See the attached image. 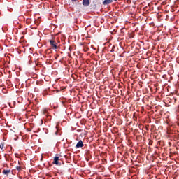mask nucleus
Masks as SVG:
<instances>
[{
    "label": "nucleus",
    "mask_w": 179,
    "mask_h": 179,
    "mask_svg": "<svg viewBox=\"0 0 179 179\" xmlns=\"http://www.w3.org/2000/svg\"><path fill=\"white\" fill-rule=\"evenodd\" d=\"M50 44L51 45L52 48H53L54 50H57V43H55V41L50 40Z\"/></svg>",
    "instance_id": "nucleus-1"
},
{
    "label": "nucleus",
    "mask_w": 179,
    "mask_h": 179,
    "mask_svg": "<svg viewBox=\"0 0 179 179\" xmlns=\"http://www.w3.org/2000/svg\"><path fill=\"white\" fill-rule=\"evenodd\" d=\"M76 148H83V141H82V140H80V141L78 142V143H77Z\"/></svg>",
    "instance_id": "nucleus-2"
},
{
    "label": "nucleus",
    "mask_w": 179,
    "mask_h": 179,
    "mask_svg": "<svg viewBox=\"0 0 179 179\" xmlns=\"http://www.w3.org/2000/svg\"><path fill=\"white\" fill-rule=\"evenodd\" d=\"M59 157H55L54 161H53V164H57V166H58V164H59Z\"/></svg>",
    "instance_id": "nucleus-3"
},
{
    "label": "nucleus",
    "mask_w": 179,
    "mask_h": 179,
    "mask_svg": "<svg viewBox=\"0 0 179 179\" xmlns=\"http://www.w3.org/2000/svg\"><path fill=\"white\" fill-rule=\"evenodd\" d=\"M83 5L84 6H89L90 5V0H83Z\"/></svg>",
    "instance_id": "nucleus-4"
},
{
    "label": "nucleus",
    "mask_w": 179,
    "mask_h": 179,
    "mask_svg": "<svg viewBox=\"0 0 179 179\" xmlns=\"http://www.w3.org/2000/svg\"><path fill=\"white\" fill-rule=\"evenodd\" d=\"M0 149L2 150V152H4L6 150V147L5 146L4 143H0Z\"/></svg>",
    "instance_id": "nucleus-5"
},
{
    "label": "nucleus",
    "mask_w": 179,
    "mask_h": 179,
    "mask_svg": "<svg viewBox=\"0 0 179 179\" xmlns=\"http://www.w3.org/2000/svg\"><path fill=\"white\" fill-rule=\"evenodd\" d=\"M112 3H113V0H105L103 2V5H108V4Z\"/></svg>",
    "instance_id": "nucleus-6"
},
{
    "label": "nucleus",
    "mask_w": 179,
    "mask_h": 179,
    "mask_svg": "<svg viewBox=\"0 0 179 179\" xmlns=\"http://www.w3.org/2000/svg\"><path fill=\"white\" fill-rule=\"evenodd\" d=\"M9 173H10V170H3V174H6V176H8V174H9Z\"/></svg>",
    "instance_id": "nucleus-7"
},
{
    "label": "nucleus",
    "mask_w": 179,
    "mask_h": 179,
    "mask_svg": "<svg viewBox=\"0 0 179 179\" xmlns=\"http://www.w3.org/2000/svg\"><path fill=\"white\" fill-rule=\"evenodd\" d=\"M16 169L18 171H20V170H22V167L20 166H17Z\"/></svg>",
    "instance_id": "nucleus-8"
},
{
    "label": "nucleus",
    "mask_w": 179,
    "mask_h": 179,
    "mask_svg": "<svg viewBox=\"0 0 179 179\" xmlns=\"http://www.w3.org/2000/svg\"><path fill=\"white\" fill-rule=\"evenodd\" d=\"M73 1V2H76V1H78V0H72Z\"/></svg>",
    "instance_id": "nucleus-9"
},
{
    "label": "nucleus",
    "mask_w": 179,
    "mask_h": 179,
    "mask_svg": "<svg viewBox=\"0 0 179 179\" xmlns=\"http://www.w3.org/2000/svg\"><path fill=\"white\" fill-rule=\"evenodd\" d=\"M114 1H117V0H114Z\"/></svg>",
    "instance_id": "nucleus-10"
}]
</instances>
